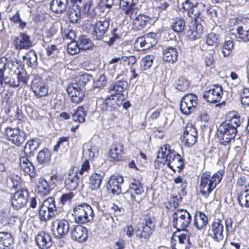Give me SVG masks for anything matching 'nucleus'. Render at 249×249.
Wrapping results in <instances>:
<instances>
[{
	"mask_svg": "<svg viewBox=\"0 0 249 249\" xmlns=\"http://www.w3.org/2000/svg\"><path fill=\"white\" fill-rule=\"evenodd\" d=\"M155 163L166 164L173 171L176 169L180 171L184 167V160L181 156L174 150L172 149L169 144H165L159 150Z\"/></svg>",
	"mask_w": 249,
	"mask_h": 249,
	"instance_id": "nucleus-1",
	"label": "nucleus"
},
{
	"mask_svg": "<svg viewBox=\"0 0 249 249\" xmlns=\"http://www.w3.org/2000/svg\"><path fill=\"white\" fill-rule=\"evenodd\" d=\"M240 124L239 117L234 116L219 126L217 135L221 144L226 145L234 138L237 132V127Z\"/></svg>",
	"mask_w": 249,
	"mask_h": 249,
	"instance_id": "nucleus-2",
	"label": "nucleus"
},
{
	"mask_svg": "<svg viewBox=\"0 0 249 249\" xmlns=\"http://www.w3.org/2000/svg\"><path fill=\"white\" fill-rule=\"evenodd\" d=\"M224 173V170H220L212 175L209 171H206L202 174L200 184V193L202 195L207 197L220 182Z\"/></svg>",
	"mask_w": 249,
	"mask_h": 249,
	"instance_id": "nucleus-3",
	"label": "nucleus"
},
{
	"mask_svg": "<svg viewBox=\"0 0 249 249\" xmlns=\"http://www.w3.org/2000/svg\"><path fill=\"white\" fill-rule=\"evenodd\" d=\"M72 215L76 223L84 224L93 219L94 213L89 205L81 203L73 208Z\"/></svg>",
	"mask_w": 249,
	"mask_h": 249,
	"instance_id": "nucleus-4",
	"label": "nucleus"
},
{
	"mask_svg": "<svg viewBox=\"0 0 249 249\" xmlns=\"http://www.w3.org/2000/svg\"><path fill=\"white\" fill-rule=\"evenodd\" d=\"M155 218L150 214L143 215L140 219L138 229L136 231V236L140 238L146 239L152 234L155 227Z\"/></svg>",
	"mask_w": 249,
	"mask_h": 249,
	"instance_id": "nucleus-5",
	"label": "nucleus"
},
{
	"mask_svg": "<svg viewBox=\"0 0 249 249\" xmlns=\"http://www.w3.org/2000/svg\"><path fill=\"white\" fill-rule=\"evenodd\" d=\"M172 225L178 231H185L190 224L192 217L186 210L178 209L172 214Z\"/></svg>",
	"mask_w": 249,
	"mask_h": 249,
	"instance_id": "nucleus-6",
	"label": "nucleus"
},
{
	"mask_svg": "<svg viewBox=\"0 0 249 249\" xmlns=\"http://www.w3.org/2000/svg\"><path fill=\"white\" fill-rule=\"evenodd\" d=\"M56 212L54 198L49 197L44 200L39 207V218L41 221H47L54 216Z\"/></svg>",
	"mask_w": 249,
	"mask_h": 249,
	"instance_id": "nucleus-7",
	"label": "nucleus"
},
{
	"mask_svg": "<svg viewBox=\"0 0 249 249\" xmlns=\"http://www.w3.org/2000/svg\"><path fill=\"white\" fill-rule=\"evenodd\" d=\"M118 99L116 95L111 93L100 105L101 109L103 111L107 112L110 120H114L118 114L117 108L120 107L121 103L120 101H117Z\"/></svg>",
	"mask_w": 249,
	"mask_h": 249,
	"instance_id": "nucleus-8",
	"label": "nucleus"
},
{
	"mask_svg": "<svg viewBox=\"0 0 249 249\" xmlns=\"http://www.w3.org/2000/svg\"><path fill=\"white\" fill-rule=\"evenodd\" d=\"M182 9L188 12V15L192 18H201V14L205 10V4L202 2L194 4L191 0H185L181 3Z\"/></svg>",
	"mask_w": 249,
	"mask_h": 249,
	"instance_id": "nucleus-9",
	"label": "nucleus"
},
{
	"mask_svg": "<svg viewBox=\"0 0 249 249\" xmlns=\"http://www.w3.org/2000/svg\"><path fill=\"white\" fill-rule=\"evenodd\" d=\"M197 105V97L193 94L185 95L180 104L181 112L185 115H189L195 110Z\"/></svg>",
	"mask_w": 249,
	"mask_h": 249,
	"instance_id": "nucleus-10",
	"label": "nucleus"
},
{
	"mask_svg": "<svg viewBox=\"0 0 249 249\" xmlns=\"http://www.w3.org/2000/svg\"><path fill=\"white\" fill-rule=\"evenodd\" d=\"M223 95L222 87L219 85H214L204 92L203 97L207 102L214 104L221 101Z\"/></svg>",
	"mask_w": 249,
	"mask_h": 249,
	"instance_id": "nucleus-11",
	"label": "nucleus"
},
{
	"mask_svg": "<svg viewBox=\"0 0 249 249\" xmlns=\"http://www.w3.org/2000/svg\"><path fill=\"white\" fill-rule=\"evenodd\" d=\"M72 222L67 220L57 219L52 224L54 232L53 234L57 238L65 236L70 231V224Z\"/></svg>",
	"mask_w": 249,
	"mask_h": 249,
	"instance_id": "nucleus-12",
	"label": "nucleus"
},
{
	"mask_svg": "<svg viewBox=\"0 0 249 249\" xmlns=\"http://www.w3.org/2000/svg\"><path fill=\"white\" fill-rule=\"evenodd\" d=\"M66 90L72 103L77 104L83 100L85 92L78 83H73L70 84Z\"/></svg>",
	"mask_w": 249,
	"mask_h": 249,
	"instance_id": "nucleus-13",
	"label": "nucleus"
},
{
	"mask_svg": "<svg viewBox=\"0 0 249 249\" xmlns=\"http://www.w3.org/2000/svg\"><path fill=\"white\" fill-rule=\"evenodd\" d=\"M5 133L8 141L12 143L19 145L25 140V133L18 128L7 127L5 128Z\"/></svg>",
	"mask_w": 249,
	"mask_h": 249,
	"instance_id": "nucleus-14",
	"label": "nucleus"
},
{
	"mask_svg": "<svg viewBox=\"0 0 249 249\" xmlns=\"http://www.w3.org/2000/svg\"><path fill=\"white\" fill-rule=\"evenodd\" d=\"M28 192L22 188L16 192L11 198V205L14 209L18 210L24 207L27 202Z\"/></svg>",
	"mask_w": 249,
	"mask_h": 249,
	"instance_id": "nucleus-15",
	"label": "nucleus"
},
{
	"mask_svg": "<svg viewBox=\"0 0 249 249\" xmlns=\"http://www.w3.org/2000/svg\"><path fill=\"white\" fill-rule=\"evenodd\" d=\"M31 88L35 94L41 97L46 96L48 92V87L43 79L36 76L32 81Z\"/></svg>",
	"mask_w": 249,
	"mask_h": 249,
	"instance_id": "nucleus-16",
	"label": "nucleus"
},
{
	"mask_svg": "<svg viewBox=\"0 0 249 249\" xmlns=\"http://www.w3.org/2000/svg\"><path fill=\"white\" fill-rule=\"evenodd\" d=\"M197 138V132L196 128L192 124L186 125L183 134V142L187 147L193 146Z\"/></svg>",
	"mask_w": 249,
	"mask_h": 249,
	"instance_id": "nucleus-17",
	"label": "nucleus"
},
{
	"mask_svg": "<svg viewBox=\"0 0 249 249\" xmlns=\"http://www.w3.org/2000/svg\"><path fill=\"white\" fill-rule=\"evenodd\" d=\"M135 12L132 15L128 14L126 16L133 20L134 27L137 30H141L144 28L146 24L151 19V17L144 14H140L137 15L138 10H134Z\"/></svg>",
	"mask_w": 249,
	"mask_h": 249,
	"instance_id": "nucleus-18",
	"label": "nucleus"
},
{
	"mask_svg": "<svg viewBox=\"0 0 249 249\" xmlns=\"http://www.w3.org/2000/svg\"><path fill=\"white\" fill-rule=\"evenodd\" d=\"M15 48L17 50H27L33 46L31 37L27 34L21 33L14 40Z\"/></svg>",
	"mask_w": 249,
	"mask_h": 249,
	"instance_id": "nucleus-19",
	"label": "nucleus"
},
{
	"mask_svg": "<svg viewBox=\"0 0 249 249\" xmlns=\"http://www.w3.org/2000/svg\"><path fill=\"white\" fill-rule=\"evenodd\" d=\"M109 26V20L108 19L97 21L92 31L93 38L97 40H101L107 31Z\"/></svg>",
	"mask_w": 249,
	"mask_h": 249,
	"instance_id": "nucleus-20",
	"label": "nucleus"
},
{
	"mask_svg": "<svg viewBox=\"0 0 249 249\" xmlns=\"http://www.w3.org/2000/svg\"><path fill=\"white\" fill-rule=\"evenodd\" d=\"M224 227L221 221H214L208 230V236L216 241L223 240Z\"/></svg>",
	"mask_w": 249,
	"mask_h": 249,
	"instance_id": "nucleus-21",
	"label": "nucleus"
},
{
	"mask_svg": "<svg viewBox=\"0 0 249 249\" xmlns=\"http://www.w3.org/2000/svg\"><path fill=\"white\" fill-rule=\"evenodd\" d=\"M71 233V239L80 243L86 241L88 238L87 229L81 225L73 226Z\"/></svg>",
	"mask_w": 249,
	"mask_h": 249,
	"instance_id": "nucleus-22",
	"label": "nucleus"
},
{
	"mask_svg": "<svg viewBox=\"0 0 249 249\" xmlns=\"http://www.w3.org/2000/svg\"><path fill=\"white\" fill-rule=\"evenodd\" d=\"M123 182L124 178L122 176L113 175L108 181L107 189L114 195H119L122 192L121 185Z\"/></svg>",
	"mask_w": 249,
	"mask_h": 249,
	"instance_id": "nucleus-23",
	"label": "nucleus"
},
{
	"mask_svg": "<svg viewBox=\"0 0 249 249\" xmlns=\"http://www.w3.org/2000/svg\"><path fill=\"white\" fill-rule=\"evenodd\" d=\"M157 41V34L151 32L137 39V43H139L143 50L148 49L154 45Z\"/></svg>",
	"mask_w": 249,
	"mask_h": 249,
	"instance_id": "nucleus-24",
	"label": "nucleus"
},
{
	"mask_svg": "<svg viewBox=\"0 0 249 249\" xmlns=\"http://www.w3.org/2000/svg\"><path fill=\"white\" fill-rule=\"evenodd\" d=\"M144 192L142 184L138 180L133 179L130 183V190L128 193H130L131 198L132 201L139 202L140 198L138 197Z\"/></svg>",
	"mask_w": 249,
	"mask_h": 249,
	"instance_id": "nucleus-25",
	"label": "nucleus"
},
{
	"mask_svg": "<svg viewBox=\"0 0 249 249\" xmlns=\"http://www.w3.org/2000/svg\"><path fill=\"white\" fill-rule=\"evenodd\" d=\"M19 167L21 171L28 175L31 178H33L36 177L34 167L27 157H22L20 158Z\"/></svg>",
	"mask_w": 249,
	"mask_h": 249,
	"instance_id": "nucleus-26",
	"label": "nucleus"
},
{
	"mask_svg": "<svg viewBox=\"0 0 249 249\" xmlns=\"http://www.w3.org/2000/svg\"><path fill=\"white\" fill-rule=\"evenodd\" d=\"M36 241L38 247L41 249H48L52 245L50 235L45 232L38 233L36 238Z\"/></svg>",
	"mask_w": 249,
	"mask_h": 249,
	"instance_id": "nucleus-27",
	"label": "nucleus"
},
{
	"mask_svg": "<svg viewBox=\"0 0 249 249\" xmlns=\"http://www.w3.org/2000/svg\"><path fill=\"white\" fill-rule=\"evenodd\" d=\"M178 52L177 48L168 47L163 52V59L164 61L173 64L178 60Z\"/></svg>",
	"mask_w": 249,
	"mask_h": 249,
	"instance_id": "nucleus-28",
	"label": "nucleus"
},
{
	"mask_svg": "<svg viewBox=\"0 0 249 249\" xmlns=\"http://www.w3.org/2000/svg\"><path fill=\"white\" fill-rule=\"evenodd\" d=\"M128 86L126 81L122 80H118L111 85L108 88L109 92L113 95H116L118 98L120 95H122V93L125 90Z\"/></svg>",
	"mask_w": 249,
	"mask_h": 249,
	"instance_id": "nucleus-29",
	"label": "nucleus"
},
{
	"mask_svg": "<svg viewBox=\"0 0 249 249\" xmlns=\"http://www.w3.org/2000/svg\"><path fill=\"white\" fill-rule=\"evenodd\" d=\"M41 142L37 138H33L29 140L26 143L24 148V152L26 156H32L35 152L37 150Z\"/></svg>",
	"mask_w": 249,
	"mask_h": 249,
	"instance_id": "nucleus-30",
	"label": "nucleus"
},
{
	"mask_svg": "<svg viewBox=\"0 0 249 249\" xmlns=\"http://www.w3.org/2000/svg\"><path fill=\"white\" fill-rule=\"evenodd\" d=\"M123 153V145L120 143L113 142L109 151L110 157L114 160L119 161L122 159Z\"/></svg>",
	"mask_w": 249,
	"mask_h": 249,
	"instance_id": "nucleus-31",
	"label": "nucleus"
},
{
	"mask_svg": "<svg viewBox=\"0 0 249 249\" xmlns=\"http://www.w3.org/2000/svg\"><path fill=\"white\" fill-rule=\"evenodd\" d=\"M104 176L103 173H94L89 179V187L92 190H97L100 188Z\"/></svg>",
	"mask_w": 249,
	"mask_h": 249,
	"instance_id": "nucleus-32",
	"label": "nucleus"
},
{
	"mask_svg": "<svg viewBox=\"0 0 249 249\" xmlns=\"http://www.w3.org/2000/svg\"><path fill=\"white\" fill-rule=\"evenodd\" d=\"M119 7L125 15L135 12L136 5L133 0H118Z\"/></svg>",
	"mask_w": 249,
	"mask_h": 249,
	"instance_id": "nucleus-33",
	"label": "nucleus"
},
{
	"mask_svg": "<svg viewBox=\"0 0 249 249\" xmlns=\"http://www.w3.org/2000/svg\"><path fill=\"white\" fill-rule=\"evenodd\" d=\"M69 0H53L50 4L52 11L56 13H62L67 8Z\"/></svg>",
	"mask_w": 249,
	"mask_h": 249,
	"instance_id": "nucleus-34",
	"label": "nucleus"
},
{
	"mask_svg": "<svg viewBox=\"0 0 249 249\" xmlns=\"http://www.w3.org/2000/svg\"><path fill=\"white\" fill-rule=\"evenodd\" d=\"M236 37L240 38L244 41H249V24L243 23L236 28Z\"/></svg>",
	"mask_w": 249,
	"mask_h": 249,
	"instance_id": "nucleus-35",
	"label": "nucleus"
},
{
	"mask_svg": "<svg viewBox=\"0 0 249 249\" xmlns=\"http://www.w3.org/2000/svg\"><path fill=\"white\" fill-rule=\"evenodd\" d=\"M69 17L71 23H77L81 17V8L79 5H73L70 9Z\"/></svg>",
	"mask_w": 249,
	"mask_h": 249,
	"instance_id": "nucleus-36",
	"label": "nucleus"
},
{
	"mask_svg": "<svg viewBox=\"0 0 249 249\" xmlns=\"http://www.w3.org/2000/svg\"><path fill=\"white\" fill-rule=\"evenodd\" d=\"M51 156V152L48 149H43L38 152L37 160L41 164H47L50 162Z\"/></svg>",
	"mask_w": 249,
	"mask_h": 249,
	"instance_id": "nucleus-37",
	"label": "nucleus"
},
{
	"mask_svg": "<svg viewBox=\"0 0 249 249\" xmlns=\"http://www.w3.org/2000/svg\"><path fill=\"white\" fill-rule=\"evenodd\" d=\"M72 114V118L74 121L79 123L85 121V117L87 116V111L83 107H79Z\"/></svg>",
	"mask_w": 249,
	"mask_h": 249,
	"instance_id": "nucleus-38",
	"label": "nucleus"
},
{
	"mask_svg": "<svg viewBox=\"0 0 249 249\" xmlns=\"http://www.w3.org/2000/svg\"><path fill=\"white\" fill-rule=\"evenodd\" d=\"M78 177L69 174L65 180V187L69 190H75L78 185Z\"/></svg>",
	"mask_w": 249,
	"mask_h": 249,
	"instance_id": "nucleus-39",
	"label": "nucleus"
},
{
	"mask_svg": "<svg viewBox=\"0 0 249 249\" xmlns=\"http://www.w3.org/2000/svg\"><path fill=\"white\" fill-rule=\"evenodd\" d=\"M93 0H88L84 4L83 7V13L86 17L92 18L96 15L95 8L92 6Z\"/></svg>",
	"mask_w": 249,
	"mask_h": 249,
	"instance_id": "nucleus-40",
	"label": "nucleus"
},
{
	"mask_svg": "<svg viewBox=\"0 0 249 249\" xmlns=\"http://www.w3.org/2000/svg\"><path fill=\"white\" fill-rule=\"evenodd\" d=\"M23 60H27L26 64L29 67L36 66L37 63V55L33 50H30L22 56Z\"/></svg>",
	"mask_w": 249,
	"mask_h": 249,
	"instance_id": "nucleus-41",
	"label": "nucleus"
},
{
	"mask_svg": "<svg viewBox=\"0 0 249 249\" xmlns=\"http://www.w3.org/2000/svg\"><path fill=\"white\" fill-rule=\"evenodd\" d=\"M13 242L11 234L8 232H0V249H5Z\"/></svg>",
	"mask_w": 249,
	"mask_h": 249,
	"instance_id": "nucleus-42",
	"label": "nucleus"
},
{
	"mask_svg": "<svg viewBox=\"0 0 249 249\" xmlns=\"http://www.w3.org/2000/svg\"><path fill=\"white\" fill-rule=\"evenodd\" d=\"M37 187L38 193L43 196L47 195L50 191V187L47 181L43 178L39 179Z\"/></svg>",
	"mask_w": 249,
	"mask_h": 249,
	"instance_id": "nucleus-43",
	"label": "nucleus"
},
{
	"mask_svg": "<svg viewBox=\"0 0 249 249\" xmlns=\"http://www.w3.org/2000/svg\"><path fill=\"white\" fill-rule=\"evenodd\" d=\"M154 56L153 55H146L141 61L140 69L143 71L149 69L153 64Z\"/></svg>",
	"mask_w": 249,
	"mask_h": 249,
	"instance_id": "nucleus-44",
	"label": "nucleus"
},
{
	"mask_svg": "<svg viewBox=\"0 0 249 249\" xmlns=\"http://www.w3.org/2000/svg\"><path fill=\"white\" fill-rule=\"evenodd\" d=\"M78 43L80 49L83 50H89L93 46L91 40L85 36H81L79 37Z\"/></svg>",
	"mask_w": 249,
	"mask_h": 249,
	"instance_id": "nucleus-45",
	"label": "nucleus"
},
{
	"mask_svg": "<svg viewBox=\"0 0 249 249\" xmlns=\"http://www.w3.org/2000/svg\"><path fill=\"white\" fill-rule=\"evenodd\" d=\"M185 22L182 18H176L173 22L171 26L174 31L179 33L183 31L185 28Z\"/></svg>",
	"mask_w": 249,
	"mask_h": 249,
	"instance_id": "nucleus-46",
	"label": "nucleus"
},
{
	"mask_svg": "<svg viewBox=\"0 0 249 249\" xmlns=\"http://www.w3.org/2000/svg\"><path fill=\"white\" fill-rule=\"evenodd\" d=\"M220 40L218 35L211 33L209 34L206 38V42L209 46H214L216 47L220 43Z\"/></svg>",
	"mask_w": 249,
	"mask_h": 249,
	"instance_id": "nucleus-47",
	"label": "nucleus"
},
{
	"mask_svg": "<svg viewBox=\"0 0 249 249\" xmlns=\"http://www.w3.org/2000/svg\"><path fill=\"white\" fill-rule=\"evenodd\" d=\"M189 83L188 81L184 77H179L176 84V88L180 91H184L189 88Z\"/></svg>",
	"mask_w": 249,
	"mask_h": 249,
	"instance_id": "nucleus-48",
	"label": "nucleus"
},
{
	"mask_svg": "<svg viewBox=\"0 0 249 249\" xmlns=\"http://www.w3.org/2000/svg\"><path fill=\"white\" fill-rule=\"evenodd\" d=\"M56 32L57 29L54 26H51L47 28L43 36L44 42H50L51 38L56 33Z\"/></svg>",
	"mask_w": 249,
	"mask_h": 249,
	"instance_id": "nucleus-49",
	"label": "nucleus"
},
{
	"mask_svg": "<svg viewBox=\"0 0 249 249\" xmlns=\"http://www.w3.org/2000/svg\"><path fill=\"white\" fill-rule=\"evenodd\" d=\"M80 48L78 43L71 41L67 46L68 53L71 55L77 53L79 52Z\"/></svg>",
	"mask_w": 249,
	"mask_h": 249,
	"instance_id": "nucleus-50",
	"label": "nucleus"
},
{
	"mask_svg": "<svg viewBox=\"0 0 249 249\" xmlns=\"http://www.w3.org/2000/svg\"><path fill=\"white\" fill-rule=\"evenodd\" d=\"M233 47V44L231 40L226 41L222 47V53L223 56L226 57L229 55Z\"/></svg>",
	"mask_w": 249,
	"mask_h": 249,
	"instance_id": "nucleus-51",
	"label": "nucleus"
},
{
	"mask_svg": "<svg viewBox=\"0 0 249 249\" xmlns=\"http://www.w3.org/2000/svg\"><path fill=\"white\" fill-rule=\"evenodd\" d=\"M74 196V194L72 192L63 194L60 198V203L62 205L69 204L71 203L72 198Z\"/></svg>",
	"mask_w": 249,
	"mask_h": 249,
	"instance_id": "nucleus-52",
	"label": "nucleus"
},
{
	"mask_svg": "<svg viewBox=\"0 0 249 249\" xmlns=\"http://www.w3.org/2000/svg\"><path fill=\"white\" fill-rule=\"evenodd\" d=\"M107 79L104 74L99 75L97 80L94 82V85L95 88H102L106 85Z\"/></svg>",
	"mask_w": 249,
	"mask_h": 249,
	"instance_id": "nucleus-53",
	"label": "nucleus"
},
{
	"mask_svg": "<svg viewBox=\"0 0 249 249\" xmlns=\"http://www.w3.org/2000/svg\"><path fill=\"white\" fill-rule=\"evenodd\" d=\"M238 201L241 206L244 205L246 208H249V194L246 195L241 194L238 197Z\"/></svg>",
	"mask_w": 249,
	"mask_h": 249,
	"instance_id": "nucleus-54",
	"label": "nucleus"
},
{
	"mask_svg": "<svg viewBox=\"0 0 249 249\" xmlns=\"http://www.w3.org/2000/svg\"><path fill=\"white\" fill-rule=\"evenodd\" d=\"M195 27L194 26L188 31V36L191 40H195L201 37V33L195 30Z\"/></svg>",
	"mask_w": 249,
	"mask_h": 249,
	"instance_id": "nucleus-55",
	"label": "nucleus"
},
{
	"mask_svg": "<svg viewBox=\"0 0 249 249\" xmlns=\"http://www.w3.org/2000/svg\"><path fill=\"white\" fill-rule=\"evenodd\" d=\"M2 81L6 84H8L11 87H18V82H16L15 79L12 78L10 76H5L4 74L1 77Z\"/></svg>",
	"mask_w": 249,
	"mask_h": 249,
	"instance_id": "nucleus-56",
	"label": "nucleus"
},
{
	"mask_svg": "<svg viewBox=\"0 0 249 249\" xmlns=\"http://www.w3.org/2000/svg\"><path fill=\"white\" fill-rule=\"evenodd\" d=\"M92 80V77L88 73L83 74L79 76V85L85 86L89 82Z\"/></svg>",
	"mask_w": 249,
	"mask_h": 249,
	"instance_id": "nucleus-57",
	"label": "nucleus"
},
{
	"mask_svg": "<svg viewBox=\"0 0 249 249\" xmlns=\"http://www.w3.org/2000/svg\"><path fill=\"white\" fill-rule=\"evenodd\" d=\"M242 104L245 106H249V90L248 89L243 90L241 95Z\"/></svg>",
	"mask_w": 249,
	"mask_h": 249,
	"instance_id": "nucleus-58",
	"label": "nucleus"
},
{
	"mask_svg": "<svg viewBox=\"0 0 249 249\" xmlns=\"http://www.w3.org/2000/svg\"><path fill=\"white\" fill-rule=\"evenodd\" d=\"M121 59L124 63H127V65L129 66H132L137 61V58L134 55L122 56Z\"/></svg>",
	"mask_w": 249,
	"mask_h": 249,
	"instance_id": "nucleus-59",
	"label": "nucleus"
},
{
	"mask_svg": "<svg viewBox=\"0 0 249 249\" xmlns=\"http://www.w3.org/2000/svg\"><path fill=\"white\" fill-rule=\"evenodd\" d=\"M10 180L12 184L13 188H17L19 186L21 182V178L19 176L16 174H11L10 176Z\"/></svg>",
	"mask_w": 249,
	"mask_h": 249,
	"instance_id": "nucleus-60",
	"label": "nucleus"
},
{
	"mask_svg": "<svg viewBox=\"0 0 249 249\" xmlns=\"http://www.w3.org/2000/svg\"><path fill=\"white\" fill-rule=\"evenodd\" d=\"M46 50V53L48 56L56 54L58 52V49L57 46L53 44L48 45L47 47Z\"/></svg>",
	"mask_w": 249,
	"mask_h": 249,
	"instance_id": "nucleus-61",
	"label": "nucleus"
},
{
	"mask_svg": "<svg viewBox=\"0 0 249 249\" xmlns=\"http://www.w3.org/2000/svg\"><path fill=\"white\" fill-rule=\"evenodd\" d=\"M17 79L18 80L16 82H18V84L21 82L24 84H26L28 80V77L24 72L19 71L17 74Z\"/></svg>",
	"mask_w": 249,
	"mask_h": 249,
	"instance_id": "nucleus-62",
	"label": "nucleus"
},
{
	"mask_svg": "<svg viewBox=\"0 0 249 249\" xmlns=\"http://www.w3.org/2000/svg\"><path fill=\"white\" fill-rule=\"evenodd\" d=\"M88 155L90 159H93L98 155V149L96 146H92L88 150Z\"/></svg>",
	"mask_w": 249,
	"mask_h": 249,
	"instance_id": "nucleus-63",
	"label": "nucleus"
},
{
	"mask_svg": "<svg viewBox=\"0 0 249 249\" xmlns=\"http://www.w3.org/2000/svg\"><path fill=\"white\" fill-rule=\"evenodd\" d=\"M194 224L196 228L198 230L203 228L207 225V224L205 223V220L202 221L201 218H196V217L195 218Z\"/></svg>",
	"mask_w": 249,
	"mask_h": 249,
	"instance_id": "nucleus-64",
	"label": "nucleus"
}]
</instances>
